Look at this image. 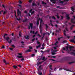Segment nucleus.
Segmentation results:
<instances>
[{
	"mask_svg": "<svg viewBox=\"0 0 75 75\" xmlns=\"http://www.w3.org/2000/svg\"><path fill=\"white\" fill-rule=\"evenodd\" d=\"M18 54L19 55H22V54H21V53H18Z\"/></svg>",
	"mask_w": 75,
	"mask_h": 75,
	"instance_id": "obj_52",
	"label": "nucleus"
},
{
	"mask_svg": "<svg viewBox=\"0 0 75 75\" xmlns=\"http://www.w3.org/2000/svg\"><path fill=\"white\" fill-rule=\"evenodd\" d=\"M45 34H47V35H50V33L48 32H47L46 33H45L43 34V35L44 36L45 35Z\"/></svg>",
	"mask_w": 75,
	"mask_h": 75,
	"instance_id": "obj_15",
	"label": "nucleus"
},
{
	"mask_svg": "<svg viewBox=\"0 0 75 75\" xmlns=\"http://www.w3.org/2000/svg\"><path fill=\"white\" fill-rule=\"evenodd\" d=\"M41 64V62H40L39 63H38L37 64V66H38V65H39V64Z\"/></svg>",
	"mask_w": 75,
	"mask_h": 75,
	"instance_id": "obj_40",
	"label": "nucleus"
},
{
	"mask_svg": "<svg viewBox=\"0 0 75 75\" xmlns=\"http://www.w3.org/2000/svg\"><path fill=\"white\" fill-rule=\"evenodd\" d=\"M13 67L15 69H16L17 68V67L16 66L14 65L13 66Z\"/></svg>",
	"mask_w": 75,
	"mask_h": 75,
	"instance_id": "obj_26",
	"label": "nucleus"
},
{
	"mask_svg": "<svg viewBox=\"0 0 75 75\" xmlns=\"http://www.w3.org/2000/svg\"><path fill=\"white\" fill-rule=\"evenodd\" d=\"M52 18L53 19H54V20H55V17H54V16H52Z\"/></svg>",
	"mask_w": 75,
	"mask_h": 75,
	"instance_id": "obj_38",
	"label": "nucleus"
},
{
	"mask_svg": "<svg viewBox=\"0 0 75 75\" xmlns=\"http://www.w3.org/2000/svg\"><path fill=\"white\" fill-rule=\"evenodd\" d=\"M49 67L50 68V70H49L50 73L49 74V75H52V74L51 72H54V71H55L56 68H55L54 69V70H53V69L52 68V66L51 65H50Z\"/></svg>",
	"mask_w": 75,
	"mask_h": 75,
	"instance_id": "obj_3",
	"label": "nucleus"
},
{
	"mask_svg": "<svg viewBox=\"0 0 75 75\" xmlns=\"http://www.w3.org/2000/svg\"><path fill=\"white\" fill-rule=\"evenodd\" d=\"M50 22H51L50 24H51V26H52V27L53 26V25H52V23H51V22H52V21L50 20Z\"/></svg>",
	"mask_w": 75,
	"mask_h": 75,
	"instance_id": "obj_45",
	"label": "nucleus"
},
{
	"mask_svg": "<svg viewBox=\"0 0 75 75\" xmlns=\"http://www.w3.org/2000/svg\"><path fill=\"white\" fill-rule=\"evenodd\" d=\"M74 26H75V25H72V26L70 27V29L72 30L73 29V28H74Z\"/></svg>",
	"mask_w": 75,
	"mask_h": 75,
	"instance_id": "obj_18",
	"label": "nucleus"
},
{
	"mask_svg": "<svg viewBox=\"0 0 75 75\" xmlns=\"http://www.w3.org/2000/svg\"><path fill=\"white\" fill-rule=\"evenodd\" d=\"M41 2H42V4H46V3L44 2V1H42Z\"/></svg>",
	"mask_w": 75,
	"mask_h": 75,
	"instance_id": "obj_25",
	"label": "nucleus"
},
{
	"mask_svg": "<svg viewBox=\"0 0 75 75\" xmlns=\"http://www.w3.org/2000/svg\"><path fill=\"white\" fill-rule=\"evenodd\" d=\"M21 44H23V45H24V42H21Z\"/></svg>",
	"mask_w": 75,
	"mask_h": 75,
	"instance_id": "obj_53",
	"label": "nucleus"
},
{
	"mask_svg": "<svg viewBox=\"0 0 75 75\" xmlns=\"http://www.w3.org/2000/svg\"><path fill=\"white\" fill-rule=\"evenodd\" d=\"M62 69H63L62 68H60L59 69V71H61V70H62Z\"/></svg>",
	"mask_w": 75,
	"mask_h": 75,
	"instance_id": "obj_50",
	"label": "nucleus"
},
{
	"mask_svg": "<svg viewBox=\"0 0 75 75\" xmlns=\"http://www.w3.org/2000/svg\"><path fill=\"white\" fill-rule=\"evenodd\" d=\"M66 31L67 32L68 31V29H67V28H66L65 30H64L63 31V34H64L65 36H66V34H65V33H66Z\"/></svg>",
	"mask_w": 75,
	"mask_h": 75,
	"instance_id": "obj_5",
	"label": "nucleus"
},
{
	"mask_svg": "<svg viewBox=\"0 0 75 75\" xmlns=\"http://www.w3.org/2000/svg\"><path fill=\"white\" fill-rule=\"evenodd\" d=\"M31 50L30 49H28L26 51H25V52H31Z\"/></svg>",
	"mask_w": 75,
	"mask_h": 75,
	"instance_id": "obj_14",
	"label": "nucleus"
},
{
	"mask_svg": "<svg viewBox=\"0 0 75 75\" xmlns=\"http://www.w3.org/2000/svg\"><path fill=\"white\" fill-rule=\"evenodd\" d=\"M74 62H69V64H72V63H74Z\"/></svg>",
	"mask_w": 75,
	"mask_h": 75,
	"instance_id": "obj_37",
	"label": "nucleus"
},
{
	"mask_svg": "<svg viewBox=\"0 0 75 75\" xmlns=\"http://www.w3.org/2000/svg\"><path fill=\"white\" fill-rule=\"evenodd\" d=\"M39 4H40V3H38V6H39V7L40 8L41 7V5H39Z\"/></svg>",
	"mask_w": 75,
	"mask_h": 75,
	"instance_id": "obj_29",
	"label": "nucleus"
},
{
	"mask_svg": "<svg viewBox=\"0 0 75 75\" xmlns=\"http://www.w3.org/2000/svg\"><path fill=\"white\" fill-rule=\"evenodd\" d=\"M29 49H30V50H32L33 49V48L31 46L29 47Z\"/></svg>",
	"mask_w": 75,
	"mask_h": 75,
	"instance_id": "obj_32",
	"label": "nucleus"
},
{
	"mask_svg": "<svg viewBox=\"0 0 75 75\" xmlns=\"http://www.w3.org/2000/svg\"><path fill=\"white\" fill-rule=\"evenodd\" d=\"M73 17H74V19H72L71 20V22L73 24H75V16H73Z\"/></svg>",
	"mask_w": 75,
	"mask_h": 75,
	"instance_id": "obj_6",
	"label": "nucleus"
},
{
	"mask_svg": "<svg viewBox=\"0 0 75 75\" xmlns=\"http://www.w3.org/2000/svg\"><path fill=\"white\" fill-rule=\"evenodd\" d=\"M71 10L72 11H74V10H75V7H71Z\"/></svg>",
	"mask_w": 75,
	"mask_h": 75,
	"instance_id": "obj_21",
	"label": "nucleus"
},
{
	"mask_svg": "<svg viewBox=\"0 0 75 75\" xmlns=\"http://www.w3.org/2000/svg\"><path fill=\"white\" fill-rule=\"evenodd\" d=\"M50 1L52 3L55 4L56 3V0H50Z\"/></svg>",
	"mask_w": 75,
	"mask_h": 75,
	"instance_id": "obj_13",
	"label": "nucleus"
},
{
	"mask_svg": "<svg viewBox=\"0 0 75 75\" xmlns=\"http://www.w3.org/2000/svg\"><path fill=\"white\" fill-rule=\"evenodd\" d=\"M12 47H13L14 48L15 47V46H14V45H12Z\"/></svg>",
	"mask_w": 75,
	"mask_h": 75,
	"instance_id": "obj_58",
	"label": "nucleus"
},
{
	"mask_svg": "<svg viewBox=\"0 0 75 75\" xmlns=\"http://www.w3.org/2000/svg\"><path fill=\"white\" fill-rule=\"evenodd\" d=\"M62 38L61 37L58 38V40L59 41V40H60V38Z\"/></svg>",
	"mask_w": 75,
	"mask_h": 75,
	"instance_id": "obj_51",
	"label": "nucleus"
},
{
	"mask_svg": "<svg viewBox=\"0 0 75 75\" xmlns=\"http://www.w3.org/2000/svg\"><path fill=\"white\" fill-rule=\"evenodd\" d=\"M38 44H40V42H38Z\"/></svg>",
	"mask_w": 75,
	"mask_h": 75,
	"instance_id": "obj_63",
	"label": "nucleus"
},
{
	"mask_svg": "<svg viewBox=\"0 0 75 75\" xmlns=\"http://www.w3.org/2000/svg\"><path fill=\"white\" fill-rule=\"evenodd\" d=\"M25 59L24 58H23L21 59V61H25Z\"/></svg>",
	"mask_w": 75,
	"mask_h": 75,
	"instance_id": "obj_24",
	"label": "nucleus"
},
{
	"mask_svg": "<svg viewBox=\"0 0 75 75\" xmlns=\"http://www.w3.org/2000/svg\"><path fill=\"white\" fill-rule=\"evenodd\" d=\"M17 57H18V58H22V57H23L21 56H17Z\"/></svg>",
	"mask_w": 75,
	"mask_h": 75,
	"instance_id": "obj_33",
	"label": "nucleus"
},
{
	"mask_svg": "<svg viewBox=\"0 0 75 75\" xmlns=\"http://www.w3.org/2000/svg\"><path fill=\"white\" fill-rule=\"evenodd\" d=\"M32 33H33V34H34V31H33V30H31L30 31V34H31Z\"/></svg>",
	"mask_w": 75,
	"mask_h": 75,
	"instance_id": "obj_23",
	"label": "nucleus"
},
{
	"mask_svg": "<svg viewBox=\"0 0 75 75\" xmlns=\"http://www.w3.org/2000/svg\"><path fill=\"white\" fill-rule=\"evenodd\" d=\"M16 11H15V17H16V18H17V16H16Z\"/></svg>",
	"mask_w": 75,
	"mask_h": 75,
	"instance_id": "obj_49",
	"label": "nucleus"
},
{
	"mask_svg": "<svg viewBox=\"0 0 75 75\" xmlns=\"http://www.w3.org/2000/svg\"><path fill=\"white\" fill-rule=\"evenodd\" d=\"M45 46V45H44V44H43L42 46V47H44Z\"/></svg>",
	"mask_w": 75,
	"mask_h": 75,
	"instance_id": "obj_56",
	"label": "nucleus"
},
{
	"mask_svg": "<svg viewBox=\"0 0 75 75\" xmlns=\"http://www.w3.org/2000/svg\"><path fill=\"white\" fill-rule=\"evenodd\" d=\"M17 13L18 14V16L20 15V16H21V11H20L19 9L17 10Z\"/></svg>",
	"mask_w": 75,
	"mask_h": 75,
	"instance_id": "obj_7",
	"label": "nucleus"
},
{
	"mask_svg": "<svg viewBox=\"0 0 75 75\" xmlns=\"http://www.w3.org/2000/svg\"><path fill=\"white\" fill-rule=\"evenodd\" d=\"M38 74L39 75H42V74L41 72H39L38 73Z\"/></svg>",
	"mask_w": 75,
	"mask_h": 75,
	"instance_id": "obj_35",
	"label": "nucleus"
},
{
	"mask_svg": "<svg viewBox=\"0 0 75 75\" xmlns=\"http://www.w3.org/2000/svg\"><path fill=\"white\" fill-rule=\"evenodd\" d=\"M45 25H46V31H47V28H48V26L47 25V24H45Z\"/></svg>",
	"mask_w": 75,
	"mask_h": 75,
	"instance_id": "obj_41",
	"label": "nucleus"
},
{
	"mask_svg": "<svg viewBox=\"0 0 75 75\" xmlns=\"http://www.w3.org/2000/svg\"><path fill=\"white\" fill-rule=\"evenodd\" d=\"M35 52H37V51H38L37 50H35Z\"/></svg>",
	"mask_w": 75,
	"mask_h": 75,
	"instance_id": "obj_61",
	"label": "nucleus"
},
{
	"mask_svg": "<svg viewBox=\"0 0 75 75\" xmlns=\"http://www.w3.org/2000/svg\"><path fill=\"white\" fill-rule=\"evenodd\" d=\"M74 39H73L72 40H70L71 42H74V43H75V40H74Z\"/></svg>",
	"mask_w": 75,
	"mask_h": 75,
	"instance_id": "obj_16",
	"label": "nucleus"
},
{
	"mask_svg": "<svg viewBox=\"0 0 75 75\" xmlns=\"http://www.w3.org/2000/svg\"><path fill=\"white\" fill-rule=\"evenodd\" d=\"M41 66H40L39 67V69H41Z\"/></svg>",
	"mask_w": 75,
	"mask_h": 75,
	"instance_id": "obj_48",
	"label": "nucleus"
},
{
	"mask_svg": "<svg viewBox=\"0 0 75 75\" xmlns=\"http://www.w3.org/2000/svg\"><path fill=\"white\" fill-rule=\"evenodd\" d=\"M33 11V9H31L30 11H29V13H31V14H33L34 13V12Z\"/></svg>",
	"mask_w": 75,
	"mask_h": 75,
	"instance_id": "obj_10",
	"label": "nucleus"
},
{
	"mask_svg": "<svg viewBox=\"0 0 75 75\" xmlns=\"http://www.w3.org/2000/svg\"><path fill=\"white\" fill-rule=\"evenodd\" d=\"M7 35V34H5L4 35V37H5V36Z\"/></svg>",
	"mask_w": 75,
	"mask_h": 75,
	"instance_id": "obj_54",
	"label": "nucleus"
},
{
	"mask_svg": "<svg viewBox=\"0 0 75 75\" xmlns=\"http://www.w3.org/2000/svg\"><path fill=\"white\" fill-rule=\"evenodd\" d=\"M31 1H32V0H29V3H31Z\"/></svg>",
	"mask_w": 75,
	"mask_h": 75,
	"instance_id": "obj_57",
	"label": "nucleus"
},
{
	"mask_svg": "<svg viewBox=\"0 0 75 75\" xmlns=\"http://www.w3.org/2000/svg\"><path fill=\"white\" fill-rule=\"evenodd\" d=\"M19 35L20 37H21V33L20 32V33L19 34Z\"/></svg>",
	"mask_w": 75,
	"mask_h": 75,
	"instance_id": "obj_46",
	"label": "nucleus"
},
{
	"mask_svg": "<svg viewBox=\"0 0 75 75\" xmlns=\"http://www.w3.org/2000/svg\"><path fill=\"white\" fill-rule=\"evenodd\" d=\"M34 40H35V38H34V39H33L32 40V41H34Z\"/></svg>",
	"mask_w": 75,
	"mask_h": 75,
	"instance_id": "obj_64",
	"label": "nucleus"
},
{
	"mask_svg": "<svg viewBox=\"0 0 75 75\" xmlns=\"http://www.w3.org/2000/svg\"><path fill=\"white\" fill-rule=\"evenodd\" d=\"M57 52V51H54L52 49V55H55L56 54V53L54 52Z\"/></svg>",
	"mask_w": 75,
	"mask_h": 75,
	"instance_id": "obj_8",
	"label": "nucleus"
},
{
	"mask_svg": "<svg viewBox=\"0 0 75 75\" xmlns=\"http://www.w3.org/2000/svg\"><path fill=\"white\" fill-rule=\"evenodd\" d=\"M27 21V19H25V20L23 21V22H25Z\"/></svg>",
	"mask_w": 75,
	"mask_h": 75,
	"instance_id": "obj_42",
	"label": "nucleus"
},
{
	"mask_svg": "<svg viewBox=\"0 0 75 75\" xmlns=\"http://www.w3.org/2000/svg\"><path fill=\"white\" fill-rule=\"evenodd\" d=\"M58 44V42H57L56 43H55L54 45H57V44Z\"/></svg>",
	"mask_w": 75,
	"mask_h": 75,
	"instance_id": "obj_30",
	"label": "nucleus"
},
{
	"mask_svg": "<svg viewBox=\"0 0 75 75\" xmlns=\"http://www.w3.org/2000/svg\"><path fill=\"white\" fill-rule=\"evenodd\" d=\"M67 36V38H71V36Z\"/></svg>",
	"mask_w": 75,
	"mask_h": 75,
	"instance_id": "obj_34",
	"label": "nucleus"
},
{
	"mask_svg": "<svg viewBox=\"0 0 75 75\" xmlns=\"http://www.w3.org/2000/svg\"><path fill=\"white\" fill-rule=\"evenodd\" d=\"M69 14H67L66 16V17L67 20H69V19L70 18H69Z\"/></svg>",
	"mask_w": 75,
	"mask_h": 75,
	"instance_id": "obj_12",
	"label": "nucleus"
},
{
	"mask_svg": "<svg viewBox=\"0 0 75 75\" xmlns=\"http://www.w3.org/2000/svg\"><path fill=\"white\" fill-rule=\"evenodd\" d=\"M42 60H44V61H45V60H46V59H45V57H43L42 59Z\"/></svg>",
	"mask_w": 75,
	"mask_h": 75,
	"instance_id": "obj_28",
	"label": "nucleus"
},
{
	"mask_svg": "<svg viewBox=\"0 0 75 75\" xmlns=\"http://www.w3.org/2000/svg\"><path fill=\"white\" fill-rule=\"evenodd\" d=\"M28 29H30V25H29L28 27Z\"/></svg>",
	"mask_w": 75,
	"mask_h": 75,
	"instance_id": "obj_59",
	"label": "nucleus"
},
{
	"mask_svg": "<svg viewBox=\"0 0 75 75\" xmlns=\"http://www.w3.org/2000/svg\"><path fill=\"white\" fill-rule=\"evenodd\" d=\"M40 20V27L39 28L40 29V34H42V29L41 28L42 26H44L45 25L44 24V22L42 21V19L41 18H39L38 19V21L37 22L36 24L38 26V24H39V21Z\"/></svg>",
	"mask_w": 75,
	"mask_h": 75,
	"instance_id": "obj_2",
	"label": "nucleus"
},
{
	"mask_svg": "<svg viewBox=\"0 0 75 75\" xmlns=\"http://www.w3.org/2000/svg\"><path fill=\"white\" fill-rule=\"evenodd\" d=\"M67 42V40L64 41L63 42V44H64V43H65V42Z\"/></svg>",
	"mask_w": 75,
	"mask_h": 75,
	"instance_id": "obj_39",
	"label": "nucleus"
},
{
	"mask_svg": "<svg viewBox=\"0 0 75 75\" xmlns=\"http://www.w3.org/2000/svg\"><path fill=\"white\" fill-rule=\"evenodd\" d=\"M52 57V58H55L56 57H55V56H53Z\"/></svg>",
	"mask_w": 75,
	"mask_h": 75,
	"instance_id": "obj_62",
	"label": "nucleus"
},
{
	"mask_svg": "<svg viewBox=\"0 0 75 75\" xmlns=\"http://www.w3.org/2000/svg\"><path fill=\"white\" fill-rule=\"evenodd\" d=\"M19 4H21L22 3V2L21 1H19Z\"/></svg>",
	"mask_w": 75,
	"mask_h": 75,
	"instance_id": "obj_44",
	"label": "nucleus"
},
{
	"mask_svg": "<svg viewBox=\"0 0 75 75\" xmlns=\"http://www.w3.org/2000/svg\"><path fill=\"white\" fill-rule=\"evenodd\" d=\"M57 8H60V9H62V8H60L59 7V6H57Z\"/></svg>",
	"mask_w": 75,
	"mask_h": 75,
	"instance_id": "obj_55",
	"label": "nucleus"
},
{
	"mask_svg": "<svg viewBox=\"0 0 75 75\" xmlns=\"http://www.w3.org/2000/svg\"><path fill=\"white\" fill-rule=\"evenodd\" d=\"M25 39H26V40H27L28 39H29V38H30V37H29V36H25Z\"/></svg>",
	"mask_w": 75,
	"mask_h": 75,
	"instance_id": "obj_17",
	"label": "nucleus"
},
{
	"mask_svg": "<svg viewBox=\"0 0 75 75\" xmlns=\"http://www.w3.org/2000/svg\"><path fill=\"white\" fill-rule=\"evenodd\" d=\"M2 48H4V46H3L2 47Z\"/></svg>",
	"mask_w": 75,
	"mask_h": 75,
	"instance_id": "obj_60",
	"label": "nucleus"
},
{
	"mask_svg": "<svg viewBox=\"0 0 75 75\" xmlns=\"http://www.w3.org/2000/svg\"><path fill=\"white\" fill-rule=\"evenodd\" d=\"M68 1V0H64V1H60L59 2V3H61V4H62L63 3H64V2H67V1Z\"/></svg>",
	"mask_w": 75,
	"mask_h": 75,
	"instance_id": "obj_11",
	"label": "nucleus"
},
{
	"mask_svg": "<svg viewBox=\"0 0 75 75\" xmlns=\"http://www.w3.org/2000/svg\"><path fill=\"white\" fill-rule=\"evenodd\" d=\"M3 61H4V63H5V64H9V63H6V60H4Z\"/></svg>",
	"mask_w": 75,
	"mask_h": 75,
	"instance_id": "obj_22",
	"label": "nucleus"
},
{
	"mask_svg": "<svg viewBox=\"0 0 75 75\" xmlns=\"http://www.w3.org/2000/svg\"><path fill=\"white\" fill-rule=\"evenodd\" d=\"M32 6H37V4L35 3H33L32 4Z\"/></svg>",
	"mask_w": 75,
	"mask_h": 75,
	"instance_id": "obj_31",
	"label": "nucleus"
},
{
	"mask_svg": "<svg viewBox=\"0 0 75 75\" xmlns=\"http://www.w3.org/2000/svg\"><path fill=\"white\" fill-rule=\"evenodd\" d=\"M41 44H39V45L36 46V49H38V48H40V47H41Z\"/></svg>",
	"mask_w": 75,
	"mask_h": 75,
	"instance_id": "obj_20",
	"label": "nucleus"
},
{
	"mask_svg": "<svg viewBox=\"0 0 75 75\" xmlns=\"http://www.w3.org/2000/svg\"><path fill=\"white\" fill-rule=\"evenodd\" d=\"M17 20L18 21H20V20H21V19H20V18H17Z\"/></svg>",
	"mask_w": 75,
	"mask_h": 75,
	"instance_id": "obj_47",
	"label": "nucleus"
},
{
	"mask_svg": "<svg viewBox=\"0 0 75 75\" xmlns=\"http://www.w3.org/2000/svg\"><path fill=\"white\" fill-rule=\"evenodd\" d=\"M32 57H34L35 56V54H33L31 55Z\"/></svg>",
	"mask_w": 75,
	"mask_h": 75,
	"instance_id": "obj_43",
	"label": "nucleus"
},
{
	"mask_svg": "<svg viewBox=\"0 0 75 75\" xmlns=\"http://www.w3.org/2000/svg\"><path fill=\"white\" fill-rule=\"evenodd\" d=\"M69 48L70 49V52H71L69 53L68 52V46L66 47V49L65 50V47H63L62 48V50H66V51H68V52L69 53V54H71V55H75V50H74L72 49V48H74V47L72 46H69Z\"/></svg>",
	"mask_w": 75,
	"mask_h": 75,
	"instance_id": "obj_1",
	"label": "nucleus"
},
{
	"mask_svg": "<svg viewBox=\"0 0 75 75\" xmlns=\"http://www.w3.org/2000/svg\"><path fill=\"white\" fill-rule=\"evenodd\" d=\"M4 38H5L6 39V41H8L9 44H10L12 42V40L10 39L8 37L6 38L4 36Z\"/></svg>",
	"mask_w": 75,
	"mask_h": 75,
	"instance_id": "obj_4",
	"label": "nucleus"
},
{
	"mask_svg": "<svg viewBox=\"0 0 75 75\" xmlns=\"http://www.w3.org/2000/svg\"><path fill=\"white\" fill-rule=\"evenodd\" d=\"M7 10H5V11L4 12V14H6V13H7Z\"/></svg>",
	"mask_w": 75,
	"mask_h": 75,
	"instance_id": "obj_27",
	"label": "nucleus"
},
{
	"mask_svg": "<svg viewBox=\"0 0 75 75\" xmlns=\"http://www.w3.org/2000/svg\"><path fill=\"white\" fill-rule=\"evenodd\" d=\"M29 25L30 27V28H31V29H32L33 28V23H30Z\"/></svg>",
	"mask_w": 75,
	"mask_h": 75,
	"instance_id": "obj_19",
	"label": "nucleus"
},
{
	"mask_svg": "<svg viewBox=\"0 0 75 75\" xmlns=\"http://www.w3.org/2000/svg\"><path fill=\"white\" fill-rule=\"evenodd\" d=\"M63 69L65 70V71H70V72H72V71L70 70L69 69H68L65 67L63 68Z\"/></svg>",
	"mask_w": 75,
	"mask_h": 75,
	"instance_id": "obj_9",
	"label": "nucleus"
},
{
	"mask_svg": "<svg viewBox=\"0 0 75 75\" xmlns=\"http://www.w3.org/2000/svg\"><path fill=\"white\" fill-rule=\"evenodd\" d=\"M25 13L26 16H27V11H25Z\"/></svg>",
	"mask_w": 75,
	"mask_h": 75,
	"instance_id": "obj_36",
	"label": "nucleus"
}]
</instances>
